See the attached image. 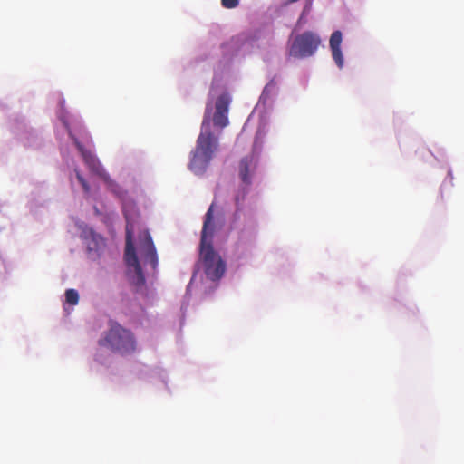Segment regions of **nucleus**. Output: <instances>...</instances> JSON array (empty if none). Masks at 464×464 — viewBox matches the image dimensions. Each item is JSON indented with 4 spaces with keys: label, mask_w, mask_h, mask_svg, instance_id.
Listing matches in <instances>:
<instances>
[{
    "label": "nucleus",
    "mask_w": 464,
    "mask_h": 464,
    "mask_svg": "<svg viewBox=\"0 0 464 464\" xmlns=\"http://www.w3.org/2000/svg\"><path fill=\"white\" fill-rule=\"evenodd\" d=\"M99 344L121 355H129L137 349L133 333L116 322H111L110 328L100 339Z\"/></svg>",
    "instance_id": "nucleus-3"
},
{
    "label": "nucleus",
    "mask_w": 464,
    "mask_h": 464,
    "mask_svg": "<svg viewBox=\"0 0 464 464\" xmlns=\"http://www.w3.org/2000/svg\"><path fill=\"white\" fill-rule=\"evenodd\" d=\"M258 160L254 154L243 157L237 167L238 177L241 181V188L235 196V204L237 209L239 210L241 204L247 195L249 188L253 183V179L257 169Z\"/></svg>",
    "instance_id": "nucleus-5"
},
{
    "label": "nucleus",
    "mask_w": 464,
    "mask_h": 464,
    "mask_svg": "<svg viewBox=\"0 0 464 464\" xmlns=\"http://www.w3.org/2000/svg\"><path fill=\"white\" fill-rule=\"evenodd\" d=\"M276 89V82L272 79L264 88L261 98L266 100L269 98L270 95H272Z\"/></svg>",
    "instance_id": "nucleus-12"
},
{
    "label": "nucleus",
    "mask_w": 464,
    "mask_h": 464,
    "mask_svg": "<svg viewBox=\"0 0 464 464\" xmlns=\"http://www.w3.org/2000/svg\"><path fill=\"white\" fill-rule=\"evenodd\" d=\"M69 136L73 140L77 150L80 151L84 163L89 169L102 178L106 182H111L109 174L105 171L98 158L91 150H86L75 135L69 130Z\"/></svg>",
    "instance_id": "nucleus-7"
},
{
    "label": "nucleus",
    "mask_w": 464,
    "mask_h": 464,
    "mask_svg": "<svg viewBox=\"0 0 464 464\" xmlns=\"http://www.w3.org/2000/svg\"><path fill=\"white\" fill-rule=\"evenodd\" d=\"M321 43V38L316 33L305 31L294 38L289 48V54L295 58L313 56L318 50Z\"/></svg>",
    "instance_id": "nucleus-6"
},
{
    "label": "nucleus",
    "mask_w": 464,
    "mask_h": 464,
    "mask_svg": "<svg viewBox=\"0 0 464 464\" xmlns=\"http://www.w3.org/2000/svg\"><path fill=\"white\" fill-rule=\"evenodd\" d=\"M230 103L229 96L227 93L218 97L215 103L216 111L213 116L215 126L224 128L228 124V107Z\"/></svg>",
    "instance_id": "nucleus-8"
},
{
    "label": "nucleus",
    "mask_w": 464,
    "mask_h": 464,
    "mask_svg": "<svg viewBox=\"0 0 464 464\" xmlns=\"http://www.w3.org/2000/svg\"><path fill=\"white\" fill-rule=\"evenodd\" d=\"M139 249L144 262L149 263L155 269L158 266V256L156 247L148 231L143 233V238L140 239Z\"/></svg>",
    "instance_id": "nucleus-9"
},
{
    "label": "nucleus",
    "mask_w": 464,
    "mask_h": 464,
    "mask_svg": "<svg viewBox=\"0 0 464 464\" xmlns=\"http://www.w3.org/2000/svg\"><path fill=\"white\" fill-rule=\"evenodd\" d=\"M218 149V139L210 130V112L206 111L201 131L197 139L194 150L191 152L189 169L195 174H203Z\"/></svg>",
    "instance_id": "nucleus-2"
},
{
    "label": "nucleus",
    "mask_w": 464,
    "mask_h": 464,
    "mask_svg": "<svg viewBox=\"0 0 464 464\" xmlns=\"http://www.w3.org/2000/svg\"><path fill=\"white\" fill-rule=\"evenodd\" d=\"M239 5V0H221V5L226 9H234Z\"/></svg>",
    "instance_id": "nucleus-14"
},
{
    "label": "nucleus",
    "mask_w": 464,
    "mask_h": 464,
    "mask_svg": "<svg viewBox=\"0 0 464 464\" xmlns=\"http://www.w3.org/2000/svg\"><path fill=\"white\" fill-rule=\"evenodd\" d=\"M75 174H76V179L82 185L84 192L86 194H89L91 188H90V185L88 184L87 180L83 178V176L81 174V172L78 169H75Z\"/></svg>",
    "instance_id": "nucleus-13"
},
{
    "label": "nucleus",
    "mask_w": 464,
    "mask_h": 464,
    "mask_svg": "<svg viewBox=\"0 0 464 464\" xmlns=\"http://www.w3.org/2000/svg\"><path fill=\"white\" fill-rule=\"evenodd\" d=\"M66 302L71 305H76L79 302V294L74 289H67L65 291Z\"/></svg>",
    "instance_id": "nucleus-11"
},
{
    "label": "nucleus",
    "mask_w": 464,
    "mask_h": 464,
    "mask_svg": "<svg viewBox=\"0 0 464 464\" xmlns=\"http://www.w3.org/2000/svg\"><path fill=\"white\" fill-rule=\"evenodd\" d=\"M343 41V34L341 31H334L330 37L329 45L332 52L333 59L334 60L336 65L342 69L343 67V56L341 50V44Z\"/></svg>",
    "instance_id": "nucleus-10"
},
{
    "label": "nucleus",
    "mask_w": 464,
    "mask_h": 464,
    "mask_svg": "<svg viewBox=\"0 0 464 464\" xmlns=\"http://www.w3.org/2000/svg\"><path fill=\"white\" fill-rule=\"evenodd\" d=\"M124 215L126 218V246L124 259L127 266L133 268L135 275L131 278L132 283L137 286H142L145 284V277L133 245L135 224L126 212Z\"/></svg>",
    "instance_id": "nucleus-4"
},
{
    "label": "nucleus",
    "mask_w": 464,
    "mask_h": 464,
    "mask_svg": "<svg viewBox=\"0 0 464 464\" xmlns=\"http://www.w3.org/2000/svg\"><path fill=\"white\" fill-rule=\"evenodd\" d=\"M214 203L208 209L203 223L200 239V256L203 262L204 272L212 281L220 279L226 270V264L214 251L212 246Z\"/></svg>",
    "instance_id": "nucleus-1"
},
{
    "label": "nucleus",
    "mask_w": 464,
    "mask_h": 464,
    "mask_svg": "<svg viewBox=\"0 0 464 464\" xmlns=\"http://www.w3.org/2000/svg\"><path fill=\"white\" fill-rule=\"evenodd\" d=\"M244 232L241 233V239H243Z\"/></svg>",
    "instance_id": "nucleus-15"
}]
</instances>
